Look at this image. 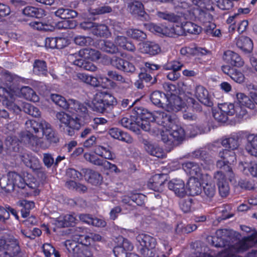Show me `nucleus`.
Returning <instances> with one entry per match:
<instances>
[{
	"label": "nucleus",
	"instance_id": "nucleus-1",
	"mask_svg": "<svg viewBox=\"0 0 257 257\" xmlns=\"http://www.w3.org/2000/svg\"><path fill=\"white\" fill-rule=\"evenodd\" d=\"M56 116L60 122V130L68 136H74L75 131L81 128V119L78 115L74 118L64 111H60L56 113Z\"/></svg>",
	"mask_w": 257,
	"mask_h": 257
},
{
	"label": "nucleus",
	"instance_id": "nucleus-2",
	"mask_svg": "<svg viewBox=\"0 0 257 257\" xmlns=\"http://www.w3.org/2000/svg\"><path fill=\"white\" fill-rule=\"evenodd\" d=\"M0 78L2 84L0 86V97L3 99V103L6 101L8 108H12L15 105L13 101L16 92L13 86V76L6 71Z\"/></svg>",
	"mask_w": 257,
	"mask_h": 257
},
{
	"label": "nucleus",
	"instance_id": "nucleus-3",
	"mask_svg": "<svg viewBox=\"0 0 257 257\" xmlns=\"http://www.w3.org/2000/svg\"><path fill=\"white\" fill-rule=\"evenodd\" d=\"M117 104L116 98L112 94L105 92H97L92 100V109L99 113H108Z\"/></svg>",
	"mask_w": 257,
	"mask_h": 257
},
{
	"label": "nucleus",
	"instance_id": "nucleus-4",
	"mask_svg": "<svg viewBox=\"0 0 257 257\" xmlns=\"http://www.w3.org/2000/svg\"><path fill=\"white\" fill-rule=\"evenodd\" d=\"M21 249L18 240L7 235L0 238V257H21Z\"/></svg>",
	"mask_w": 257,
	"mask_h": 257
},
{
	"label": "nucleus",
	"instance_id": "nucleus-5",
	"mask_svg": "<svg viewBox=\"0 0 257 257\" xmlns=\"http://www.w3.org/2000/svg\"><path fill=\"white\" fill-rule=\"evenodd\" d=\"M193 4L197 7L193 12L195 19L203 25L210 21H213V17L210 12L214 9L209 0H193Z\"/></svg>",
	"mask_w": 257,
	"mask_h": 257
},
{
	"label": "nucleus",
	"instance_id": "nucleus-6",
	"mask_svg": "<svg viewBox=\"0 0 257 257\" xmlns=\"http://www.w3.org/2000/svg\"><path fill=\"white\" fill-rule=\"evenodd\" d=\"M10 177L13 181V190L15 187L25 189L26 193L31 194L34 192L38 187L39 183L31 175H27L28 179L26 180L20 174L15 172H10Z\"/></svg>",
	"mask_w": 257,
	"mask_h": 257
},
{
	"label": "nucleus",
	"instance_id": "nucleus-7",
	"mask_svg": "<svg viewBox=\"0 0 257 257\" xmlns=\"http://www.w3.org/2000/svg\"><path fill=\"white\" fill-rule=\"evenodd\" d=\"M160 68V66L158 65L149 62H145L144 66L140 68V72L138 75L139 79L135 82L136 87L142 89L144 87V82L155 83L157 81L155 72Z\"/></svg>",
	"mask_w": 257,
	"mask_h": 257
},
{
	"label": "nucleus",
	"instance_id": "nucleus-8",
	"mask_svg": "<svg viewBox=\"0 0 257 257\" xmlns=\"http://www.w3.org/2000/svg\"><path fill=\"white\" fill-rule=\"evenodd\" d=\"M133 113L136 115V119L139 121L140 130L151 131V123H155V115L143 107H135Z\"/></svg>",
	"mask_w": 257,
	"mask_h": 257
},
{
	"label": "nucleus",
	"instance_id": "nucleus-9",
	"mask_svg": "<svg viewBox=\"0 0 257 257\" xmlns=\"http://www.w3.org/2000/svg\"><path fill=\"white\" fill-rule=\"evenodd\" d=\"M65 245L71 257H92L93 247L83 246L75 241L67 240Z\"/></svg>",
	"mask_w": 257,
	"mask_h": 257
},
{
	"label": "nucleus",
	"instance_id": "nucleus-10",
	"mask_svg": "<svg viewBox=\"0 0 257 257\" xmlns=\"http://www.w3.org/2000/svg\"><path fill=\"white\" fill-rule=\"evenodd\" d=\"M257 243V232H254L244 239L238 241L233 246L234 252H242ZM250 257H257V249H253L248 252Z\"/></svg>",
	"mask_w": 257,
	"mask_h": 257
},
{
	"label": "nucleus",
	"instance_id": "nucleus-11",
	"mask_svg": "<svg viewBox=\"0 0 257 257\" xmlns=\"http://www.w3.org/2000/svg\"><path fill=\"white\" fill-rule=\"evenodd\" d=\"M148 28L150 31L158 35L175 37L176 36L180 35V33L177 31L174 25L171 27H168L162 24L151 23L148 25Z\"/></svg>",
	"mask_w": 257,
	"mask_h": 257
},
{
	"label": "nucleus",
	"instance_id": "nucleus-12",
	"mask_svg": "<svg viewBox=\"0 0 257 257\" xmlns=\"http://www.w3.org/2000/svg\"><path fill=\"white\" fill-rule=\"evenodd\" d=\"M214 177L216 180L219 195L222 197H227L230 192V187L224 174L221 171H217Z\"/></svg>",
	"mask_w": 257,
	"mask_h": 257
},
{
	"label": "nucleus",
	"instance_id": "nucleus-13",
	"mask_svg": "<svg viewBox=\"0 0 257 257\" xmlns=\"http://www.w3.org/2000/svg\"><path fill=\"white\" fill-rule=\"evenodd\" d=\"M194 95L197 99L204 105L208 107H212L213 105L211 96L204 86L200 85H197L195 87Z\"/></svg>",
	"mask_w": 257,
	"mask_h": 257
},
{
	"label": "nucleus",
	"instance_id": "nucleus-14",
	"mask_svg": "<svg viewBox=\"0 0 257 257\" xmlns=\"http://www.w3.org/2000/svg\"><path fill=\"white\" fill-rule=\"evenodd\" d=\"M233 233V230L227 229H220L216 231V236L211 237V244L215 247H224V240L227 241Z\"/></svg>",
	"mask_w": 257,
	"mask_h": 257
},
{
	"label": "nucleus",
	"instance_id": "nucleus-15",
	"mask_svg": "<svg viewBox=\"0 0 257 257\" xmlns=\"http://www.w3.org/2000/svg\"><path fill=\"white\" fill-rule=\"evenodd\" d=\"M222 58L225 62L234 67H241L244 63L238 54L229 50L224 52Z\"/></svg>",
	"mask_w": 257,
	"mask_h": 257
},
{
	"label": "nucleus",
	"instance_id": "nucleus-16",
	"mask_svg": "<svg viewBox=\"0 0 257 257\" xmlns=\"http://www.w3.org/2000/svg\"><path fill=\"white\" fill-rule=\"evenodd\" d=\"M136 115L132 113V115L123 117L120 120L121 125L129 130L139 134L140 133V126L139 121L136 118Z\"/></svg>",
	"mask_w": 257,
	"mask_h": 257
},
{
	"label": "nucleus",
	"instance_id": "nucleus-17",
	"mask_svg": "<svg viewBox=\"0 0 257 257\" xmlns=\"http://www.w3.org/2000/svg\"><path fill=\"white\" fill-rule=\"evenodd\" d=\"M173 121V118L169 110L167 109V111L157 112L155 122L166 130L171 128Z\"/></svg>",
	"mask_w": 257,
	"mask_h": 257
},
{
	"label": "nucleus",
	"instance_id": "nucleus-18",
	"mask_svg": "<svg viewBox=\"0 0 257 257\" xmlns=\"http://www.w3.org/2000/svg\"><path fill=\"white\" fill-rule=\"evenodd\" d=\"M221 70L224 74L229 76L234 82L238 83H241L244 82L245 77L240 70L228 65L222 66Z\"/></svg>",
	"mask_w": 257,
	"mask_h": 257
},
{
	"label": "nucleus",
	"instance_id": "nucleus-19",
	"mask_svg": "<svg viewBox=\"0 0 257 257\" xmlns=\"http://www.w3.org/2000/svg\"><path fill=\"white\" fill-rule=\"evenodd\" d=\"M21 141L26 145L35 150L42 147L41 139L33 134L29 132H22L20 136Z\"/></svg>",
	"mask_w": 257,
	"mask_h": 257
},
{
	"label": "nucleus",
	"instance_id": "nucleus-20",
	"mask_svg": "<svg viewBox=\"0 0 257 257\" xmlns=\"http://www.w3.org/2000/svg\"><path fill=\"white\" fill-rule=\"evenodd\" d=\"M137 243L139 244V249L142 248H155L157 244L156 239L150 235L141 233L136 237Z\"/></svg>",
	"mask_w": 257,
	"mask_h": 257
},
{
	"label": "nucleus",
	"instance_id": "nucleus-21",
	"mask_svg": "<svg viewBox=\"0 0 257 257\" xmlns=\"http://www.w3.org/2000/svg\"><path fill=\"white\" fill-rule=\"evenodd\" d=\"M243 133H234L231 134L230 137L224 139L221 141V145L225 148H227L234 151L239 147V142L243 137Z\"/></svg>",
	"mask_w": 257,
	"mask_h": 257
},
{
	"label": "nucleus",
	"instance_id": "nucleus-22",
	"mask_svg": "<svg viewBox=\"0 0 257 257\" xmlns=\"http://www.w3.org/2000/svg\"><path fill=\"white\" fill-rule=\"evenodd\" d=\"M167 102L166 103V108L169 111H178L185 107V102L178 95H173L168 97Z\"/></svg>",
	"mask_w": 257,
	"mask_h": 257
},
{
	"label": "nucleus",
	"instance_id": "nucleus-23",
	"mask_svg": "<svg viewBox=\"0 0 257 257\" xmlns=\"http://www.w3.org/2000/svg\"><path fill=\"white\" fill-rule=\"evenodd\" d=\"M168 188L179 197H184L186 194L184 182L180 179H173L168 183Z\"/></svg>",
	"mask_w": 257,
	"mask_h": 257
},
{
	"label": "nucleus",
	"instance_id": "nucleus-24",
	"mask_svg": "<svg viewBox=\"0 0 257 257\" xmlns=\"http://www.w3.org/2000/svg\"><path fill=\"white\" fill-rule=\"evenodd\" d=\"M114 42L116 45L123 50L135 53L136 47L132 41L123 36H117L115 37Z\"/></svg>",
	"mask_w": 257,
	"mask_h": 257
},
{
	"label": "nucleus",
	"instance_id": "nucleus-25",
	"mask_svg": "<svg viewBox=\"0 0 257 257\" xmlns=\"http://www.w3.org/2000/svg\"><path fill=\"white\" fill-rule=\"evenodd\" d=\"M175 28L180 33L179 35L183 33L198 34L201 32V27L191 22L182 23L180 27L176 25Z\"/></svg>",
	"mask_w": 257,
	"mask_h": 257
},
{
	"label": "nucleus",
	"instance_id": "nucleus-26",
	"mask_svg": "<svg viewBox=\"0 0 257 257\" xmlns=\"http://www.w3.org/2000/svg\"><path fill=\"white\" fill-rule=\"evenodd\" d=\"M166 176L164 174H156L150 179L149 186L155 191L163 190L164 185L166 181Z\"/></svg>",
	"mask_w": 257,
	"mask_h": 257
},
{
	"label": "nucleus",
	"instance_id": "nucleus-27",
	"mask_svg": "<svg viewBox=\"0 0 257 257\" xmlns=\"http://www.w3.org/2000/svg\"><path fill=\"white\" fill-rule=\"evenodd\" d=\"M236 45L244 53H250L253 47L252 41L247 36H241L236 39Z\"/></svg>",
	"mask_w": 257,
	"mask_h": 257
},
{
	"label": "nucleus",
	"instance_id": "nucleus-28",
	"mask_svg": "<svg viewBox=\"0 0 257 257\" xmlns=\"http://www.w3.org/2000/svg\"><path fill=\"white\" fill-rule=\"evenodd\" d=\"M29 26L34 30L41 31H53L54 30V23L52 19L48 20L46 22V20L43 21H32L29 24Z\"/></svg>",
	"mask_w": 257,
	"mask_h": 257
},
{
	"label": "nucleus",
	"instance_id": "nucleus-29",
	"mask_svg": "<svg viewBox=\"0 0 257 257\" xmlns=\"http://www.w3.org/2000/svg\"><path fill=\"white\" fill-rule=\"evenodd\" d=\"M108 133L112 138L123 142L132 143L133 141L132 137L128 133L117 127L110 128Z\"/></svg>",
	"mask_w": 257,
	"mask_h": 257
},
{
	"label": "nucleus",
	"instance_id": "nucleus-30",
	"mask_svg": "<svg viewBox=\"0 0 257 257\" xmlns=\"http://www.w3.org/2000/svg\"><path fill=\"white\" fill-rule=\"evenodd\" d=\"M182 167L191 177L198 178L201 174V168L196 162H185L182 164Z\"/></svg>",
	"mask_w": 257,
	"mask_h": 257
},
{
	"label": "nucleus",
	"instance_id": "nucleus-31",
	"mask_svg": "<svg viewBox=\"0 0 257 257\" xmlns=\"http://www.w3.org/2000/svg\"><path fill=\"white\" fill-rule=\"evenodd\" d=\"M150 99L154 105L162 108L165 107L166 103L168 101L166 94L158 90L154 91L151 93Z\"/></svg>",
	"mask_w": 257,
	"mask_h": 257
},
{
	"label": "nucleus",
	"instance_id": "nucleus-32",
	"mask_svg": "<svg viewBox=\"0 0 257 257\" xmlns=\"http://www.w3.org/2000/svg\"><path fill=\"white\" fill-rule=\"evenodd\" d=\"M64 109L67 110L71 113L76 112L86 113L87 112V108L84 104L73 99H69L67 100V107H65Z\"/></svg>",
	"mask_w": 257,
	"mask_h": 257
},
{
	"label": "nucleus",
	"instance_id": "nucleus-33",
	"mask_svg": "<svg viewBox=\"0 0 257 257\" xmlns=\"http://www.w3.org/2000/svg\"><path fill=\"white\" fill-rule=\"evenodd\" d=\"M47 122L43 119L41 120L39 122L34 119L28 120L25 123L26 131L24 132L37 134L39 132V130H43V127H44Z\"/></svg>",
	"mask_w": 257,
	"mask_h": 257
},
{
	"label": "nucleus",
	"instance_id": "nucleus-34",
	"mask_svg": "<svg viewBox=\"0 0 257 257\" xmlns=\"http://www.w3.org/2000/svg\"><path fill=\"white\" fill-rule=\"evenodd\" d=\"M80 58L90 61H96L100 57V53L99 51L89 47L82 49L79 51Z\"/></svg>",
	"mask_w": 257,
	"mask_h": 257
},
{
	"label": "nucleus",
	"instance_id": "nucleus-35",
	"mask_svg": "<svg viewBox=\"0 0 257 257\" xmlns=\"http://www.w3.org/2000/svg\"><path fill=\"white\" fill-rule=\"evenodd\" d=\"M187 188L191 196L197 195L202 191L201 185L198 178L190 177L187 183Z\"/></svg>",
	"mask_w": 257,
	"mask_h": 257
},
{
	"label": "nucleus",
	"instance_id": "nucleus-36",
	"mask_svg": "<svg viewBox=\"0 0 257 257\" xmlns=\"http://www.w3.org/2000/svg\"><path fill=\"white\" fill-rule=\"evenodd\" d=\"M246 137L247 141L246 150L251 155L257 157V134H249Z\"/></svg>",
	"mask_w": 257,
	"mask_h": 257
},
{
	"label": "nucleus",
	"instance_id": "nucleus-37",
	"mask_svg": "<svg viewBox=\"0 0 257 257\" xmlns=\"http://www.w3.org/2000/svg\"><path fill=\"white\" fill-rule=\"evenodd\" d=\"M33 66V71L35 74L43 76L47 75V65L44 60L36 59L35 60Z\"/></svg>",
	"mask_w": 257,
	"mask_h": 257
},
{
	"label": "nucleus",
	"instance_id": "nucleus-38",
	"mask_svg": "<svg viewBox=\"0 0 257 257\" xmlns=\"http://www.w3.org/2000/svg\"><path fill=\"white\" fill-rule=\"evenodd\" d=\"M20 93L24 98L33 102H38L39 97L35 91L29 86H23L20 89Z\"/></svg>",
	"mask_w": 257,
	"mask_h": 257
},
{
	"label": "nucleus",
	"instance_id": "nucleus-39",
	"mask_svg": "<svg viewBox=\"0 0 257 257\" xmlns=\"http://www.w3.org/2000/svg\"><path fill=\"white\" fill-rule=\"evenodd\" d=\"M128 9L133 15L143 17L146 14L143 4L139 1L135 0L130 3L128 5Z\"/></svg>",
	"mask_w": 257,
	"mask_h": 257
},
{
	"label": "nucleus",
	"instance_id": "nucleus-40",
	"mask_svg": "<svg viewBox=\"0 0 257 257\" xmlns=\"http://www.w3.org/2000/svg\"><path fill=\"white\" fill-rule=\"evenodd\" d=\"M202 26L205 33L207 35L213 37H220L222 36L221 30L216 29V25L212 21L204 23Z\"/></svg>",
	"mask_w": 257,
	"mask_h": 257
},
{
	"label": "nucleus",
	"instance_id": "nucleus-41",
	"mask_svg": "<svg viewBox=\"0 0 257 257\" xmlns=\"http://www.w3.org/2000/svg\"><path fill=\"white\" fill-rule=\"evenodd\" d=\"M45 11L42 9L31 6H27L23 10V13L25 16L37 19L42 18L45 15Z\"/></svg>",
	"mask_w": 257,
	"mask_h": 257
},
{
	"label": "nucleus",
	"instance_id": "nucleus-42",
	"mask_svg": "<svg viewBox=\"0 0 257 257\" xmlns=\"http://www.w3.org/2000/svg\"><path fill=\"white\" fill-rule=\"evenodd\" d=\"M43 135L45 136L46 139L50 143H56L59 141V139L57 137L54 131L51 127V125L48 122L43 127Z\"/></svg>",
	"mask_w": 257,
	"mask_h": 257
},
{
	"label": "nucleus",
	"instance_id": "nucleus-43",
	"mask_svg": "<svg viewBox=\"0 0 257 257\" xmlns=\"http://www.w3.org/2000/svg\"><path fill=\"white\" fill-rule=\"evenodd\" d=\"M142 50L144 53L153 56L157 55L161 51L158 44L150 41H147L143 44Z\"/></svg>",
	"mask_w": 257,
	"mask_h": 257
},
{
	"label": "nucleus",
	"instance_id": "nucleus-44",
	"mask_svg": "<svg viewBox=\"0 0 257 257\" xmlns=\"http://www.w3.org/2000/svg\"><path fill=\"white\" fill-rule=\"evenodd\" d=\"M167 131L171 132L170 136L172 137L173 142L175 141H182L185 136V131L184 129L180 126L174 125L172 124L171 128H168Z\"/></svg>",
	"mask_w": 257,
	"mask_h": 257
},
{
	"label": "nucleus",
	"instance_id": "nucleus-45",
	"mask_svg": "<svg viewBox=\"0 0 257 257\" xmlns=\"http://www.w3.org/2000/svg\"><path fill=\"white\" fill-rule=\"evenodd\" d=\"M92 61L79 58L75 60L73 62V64L83 69L95 71L97 67L92 63Z\"/></svg>",
	"mask_w": 257,
	"mask_h": 257
},
{
	"label": "nucleus",
	"instance_id": "nucleus-46",
	"mask_svg": "<svg viewBox=\"0 0 257 257\" xmlns=\"http://www.w3.org/2000/svg\"><path fill=\"white\" fill-rule=\"evenodd\" d=\"M216 194V188L213 183H207L203 187V198L204 201L210 202Z\"/></svg>",
	"mask_w": 257,
	"mask_h": 257
},
{
	"label": "nucleus",
	"instance_id": "nucleus-47",
	"mask_svg": "<svg viewBox=\"0 0 257 257\" xmlns=\"http://www.w3.org/2000/svg\"><path fill=\"white\" fill-rule=\"evenodd\" d=\"M85 177L88 183L93 185L100 184L102 180L100 174L91 170H87Z\"/></svg>",
	"mask_w": 257,
	"mask_h": 257
},
{
	"label": "nucleus",
	"instance_id": "nucleus-48",
	"mask_svg": "<svg viewBox=\"0 0 257 257\" xmlns=\"http://www.w3.org/2000/svg\"><path fill=\"white\" fill-rule=\"evenodd\" d=\"M145 149L149 154L158 158L163 159L166 156V154L162 148L158 146H155L152 144H147Z\"/></svg>",
	"mask_w": 257,
	"mask_h": 257
},
{
	"label": "nucleus",
	"instance_id": "nucleus-49",
	"mask_svg": "<svg viewBox=\"0 0 257 257\" xmlns=\"http://www.w3.org/2000/svg\"><path fill=\"white\" fill-rule=\"evenodd\" d=\"M18 204L22 207L21 212L22 216L26 218L30 215V211L35 207V203L33 201L23 200L18 202Z\"/></svg>",
	"mask_w": 257,
	"mask_h": 257
},
{
	"label": "nucleus",
	"instance_id": "nucleus-50",
	"mask_svg": "<svg viewBox=\"0 0 257 257\" xmlns=\"http://www.w3.org/2000/svg\"><path fill=\"white\" fill-rule=\"evenodd\" d=\"M126 35L128 37L138 41H143L147 38L146 34L137 29H128L126 31Z\"/></svg>",
	"mask_w": 257,
	"mask_h": 257
},
{
	"label": "nucleus",
	"instance_id": "nucleus-51",
	"mask_svg": "<svg viewBox=\"0 0 257 257\" xmlns=\"http://www.w3.org/2000/svg\"><path fill=\"white\" fill-rule=\"evenodd\" d=\"M76 219L73 215L66 214L63 217H60L57 221V225L60 227H66L73 225L75 223Z\"/></svg>",
	"mask_w": 257,
	"mask_h": 257
},
{
	"label": "nucleus",
	"instance_id": "nucleus-52",
	"mask_svg": "<svg viewBox=\"0 0 257 257\" xmlns=\"http://www.w3.org/2000/svg\"><path fill=\"white\" fill-rule=\"evenodd\" d=\"M92 33L100 37H107L110 35L107 26L104 24H95Z\"/></svg>",
	"mask_w": 257,
	"mask_h": 257
},
{
	"label": "nucleus",
	"instance_id": "nucleus-53",
	"mask_svg": "<svg viewBox=\"0 0 257 257\" xmlns=\"http://www.w3.org/2000/svg\"><path fill=\"white\" fill-rule=\"evenodd\" d=\"M10 172L7 176H3L0 178V187L6 192H10L13 190V184Z\"/></svg>",
	"mask_w": 257,
	"mask_h": 257
},
{
	"label": "nucleus",
	"instance_id": "nucleus-54",
	"mask_svg": "<svg viewBox=\"0 0 257 257\" xmlns=\"http://www.w3.org/2000/svg\"><path fill=\"white\" fill-rule=\"evenodd\" d=\"M218 156L220 160L217 161H234L236 160V155L234 151L229 149L220 150Z\"/></svg>",
	"mask_w": 257,
	"mask_h": 257
},
{
	"label": "nucleus",
	"instance_id": "nucleus-55",
	"mask_svg": "<svg viewBox=\"0 0 257 257\" xmlns=\"http://www.w3.org/2000/svg\"><path fill=\"white\" fill-rule=\"evenodd\" d=\"M236 98L238 101V104L246 106V107L250 109H254V104L252 102L249 98L244 93H237L236 94Z\"/></svg>",
	"mask_w": 257,
	"mask_h": 257
},
{
	"label": "nucleus",
	"instance_id": "nucleus-56",
	"mask_svg": "<svg viewBox=\"0 0 257 257\" xmlns=\"http://www.w3.org/2000/svg\"><path fill=\"white\" fill-rule=\"evenodd\" d=\"M240 164L243 167V171H248L253 177H257V163L256 162H241Z\"/></svg>",
	"mask_w": 257,
	"mask_h": 257
},
{
	"label": "nucleus",
	"instance_id": "nucleus-57",
	"mask_svg": "<svg viewBox=\"0 0 257 257\" xmlns=\"http://www.w3.org/2000/svg\"><path fill=\"white\" fill-rule=\"evenodd\" d=\"M183 66V64L178 60H172L168 61L165 63L163 65V68L166 70H172L178 72Z\"/></svg>",
	"mask_w": 257,
	"mask_h": 257
},
{
	"label": "nucleus",
	"instance_id": "nucleus-58",
	"mask_svg": "<svg viewBox=\"0 0 257 257\" xmlns=\"http://www.w3.org/2000/svg\"><path fill=\"white\" fill-rule=\"evenodd\" d=\"M156 15L159 18L167 20L170 22L177 23L180 19V17L175 15L174 13L159 11L157 12Z\"/></svg>",
	"mask_w": 257,
	"mask_h": 257
},
{
	"label": "nucleus",
	"instance_id": "nucleus-59",
	"mask_svg": "<svg viewBox=\"0 0 257 257\" xmlns=\"http://www.w3.org/2000/svg\"><path fill=\"white\" fill-rule=\"evenodd\" d=\"M189 157L191 159H198L200 161H210L209 158V154L205 150H198L194 151Z\"/></svg>",
	"mask_w": 257,
	"mask_h": 257
},
{
	"label": "nucleus",
	"instance_id": "nucleus-60",
	"mask_svg": "<svg viewBox=\"0 0 257 257\" xmlns=\"http://www.w3.org/2000/svg\"><path fill=\"white\" fill-rule=\"evenodd\" d=\"M65 186L69 189L74 190L79 192L84 193L87 190V188L85 185L72 180L66 182Z\"/></svg>",
	"mask_w": 257,
	"mask_h": 257
},
{
	"label": "nucleus",
	"instance_id": "nucleus-61",
	"mask_svg": "<svg viewBox=\"0 0 257 257\" xmlns=\"http://www.w3.org/2000/svg\"><path fill=\"white\" fill-rule=\"evenodd\" d=\"M122 239V242L121 246L115 247L114 249V252L118 253L117 257H119V253H122V252H127V251L132 250L133 248V246L131 242L127 239Z\"/></svg>",
	"mask_w": 257,
	"mask_h": 257
},
{
	"label": "nucleus",
	"instance_id": "nucleus-62",
	"mask_svg": "<svg viewBox=\"0 0 257 257\" xmlns=\"http://www.w3.org/2000/svg\"><path fill=\"white\" fill-rule=\"evenodd\" d=\"M118 46L110 41H104L101 49L106 53L115 54L118 52Z\"/></svg>",
	"mask_w": 257,
	"mask_h": 257
},
{
	"label": "nucleus",
	"instance_id": "nucleus-63",
	"mask_svg": "<svg viewBox=\"0 0 257 257\" xmlns=\"http://www.w3.org/2000/svg\"><path fill=\"white\" fill-rule=\"evenodd\" d=\"M234 104L233 103L225 102L220 104L218 108L221 110V111L223 112L228 116H232L234 114Z\"/></svg>",
	"mask_w": 257,
	"mask_h": 257
},
{
	"label": "nucleus",
	"instance_id": "nucleus-64",
	"mask_svg": "<svg viewBox=\"0 0 257 257\" xmlns=\"http://www.w3.org/2000/svg\"><path fill=\"white\" fill-rule=\"evenodd\" d=\"M51 99L53 102L60 107L64 109L65 107H67V100L63 96L57 94H52Z\"/></svg>",
	"mask_w": 257,
	"mask_h": 257
}]
</instances>
